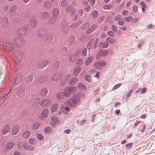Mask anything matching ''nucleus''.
I'll list each match as a JSON object with an SVG mask.
<instances>
[{"label":"nucleus","instance_id":"20","mask_svg":"<svg viewBox=\"0 0 155 155\" xmlns=\"http://www.w3.org/2000/svg\"><path fill=\"white\" fill-rule=\"evenodd\" d=\"M18 5H15L10 9L9 14L10 15H13L15 14L16 12V9L18 8Z\"/></svg>","mask_w":155,"mask_h":155},{"label":"nucleus","instance_id":"33","mask_svg":"<svg viewBox=\"0 0 155 155\" xmlns=\"http://www.w3.org/2000/svg\"><path fill=\"white\" fill-rule=\"evenodd\" d=\"M79 53L78 52L76 54H74L71 55L69 58V60L70 61L73 62L74 61L75 59L77 57Z\"/></svg>","mask_w":155,"mask_h":155},{"label":"nucleus","instance_id":"30","mask_svg":"<svg viewBox=\"0 0 155 155\" xmlns=\"http://www.w3.org/2000/svg\"><path fill=\"white\" fill-rule=\"evenodd\" d=\"M78 87L79 89L82 91H85L87 89L86 86L83 83H80L78 84Z\"/></svg>","mask_w":155,"mask_h":155},{"label":"nucleus","instance_id":"28","mask_svg":"<svg viewBox=\"0 0 155 155\" xmlns=\"http://www.w3.org/2000/svg\"><path fill=\"white\" fill-rule=\"evenodd\" d=\"M57 20V17L53 16L50 17L48 20L49 24L51 25L54 24Z\"/></svg>","mask_w":155,"mask_h":155},{"label":"nucleus","instance_id":"43","mask_svg":"<svg viewBox=\"0 0 155 155\" xmlns=\"http://www.w3.org/2000/svg\"><path fill=\"white\" fill-rule=\"evenodd\" d=\"M48 80V78L47 76L41 77L38 79V82L40 83H42L44 81H47Z\"/></svg>","mask_w":155,"mask_h":155},{"label":"nucleus","instance_id":"2","mask_svg":"<svg viewBox=\"0 0 155 155\" xmlns=\"http://www.w3.org/2000/svg\"><path fill=\"white\" fill-rule=\"evenodd\" d=\"M30 29L29 25H25L22 28H20L17 31V36L21 38L25 36L28 34V31Z\"/></svg>","mask_w":155,"mask_h":155},{"label":"nucleus","instance_id":"15","mask_svg":"<svg viewBox=\"0 0 155 155\" xmlns=\"http://www.w3.org/2000/svg\"><path fill=\"white\" fill-rule=\"evenodd\" d=\"M30 22L32 28H34L36 27L38 21L35 17H31L30 20Z\"/></svg>","mask_w":155,"mask_h":155},{"label":"nucleus","instance_id":"8","mask_svg":"<svg viewBox=\"0 0 155 155\" xmlns=\"http://www.w3.org/2000/svg\"><path fill=\"white\" fill-rule=\"evenodd\" d=\"M3 46L6 51L8 52H11L13 50V45L9 42L4 43L3 45Z\"/></svg>","mask_w":155,"mask_h":155},{"label":"nucleus","instance_id":"16","mask_svg":"<svg viewBox=\"0 0 155 155\" xmlns=\"http://www.w3.org/2000/svg\"><path fill=\"white\" fill-rule=\"evenodd\" d=\"M49 62L48 60L41 61L38 64V68L39 69L42 68L46 66L49 63Z\"/></svg>","mask_w":155,"mask_h":155},{"label":"nucleus","instance_id":"36","mask_svg":"<svg viewBox=\"0 0 155 155\" xmlns=\"http://www.w3.org/2000/svg\"><path fill=\"white\" fill-rule=\"evenodd\" d=\"M116 40L115 39L112 38L108 37L106 39V41L108 43L109 42L111 44L114 43L116 42Z\"/></svg>","mask_w":155,"mask_h":155},{"label":"nucleus","instance_id":"25","mask_svg":"<svg viewBox=\"0 0 155 155\" xmlns=\"http://www.w3.org/2000/svg\"><path fill=\"white\" fill-rule=\"evenodd\" d=\"M2 128L3 134H5L6 132H9L10 130V128L8 125L2 126Z\"/></svg>","mask_w":155,"mask_h":155},{"label":"nucleus","instance_id":"58","mask_svg":"<svg viewBox=\"0 0 155 155\" xmlns=\"http://www.w3.org/2000/svg\"><path fill=\"white\" fill-rule=\"evenodd\" d=\"M52 120L53 123L56 124H58V119L55 116H53L52 117Z\"/></svg>","mask_w":155,"mask_h":155},{"label":"nucleus","instance_id":"48","mask_svg":"<svg viewBox=\"0 0 155 155\" xmlns=\"http://www.w3.org/2000/svg\"><path fill=\"white\" fill-rule=\"evenodd\" d=\"M70 110V109L69 107L65 106L62 109L63 112L65 113L66 114H68V111Z\"/></svg>","mask_w":155,"mask_h":155},{"label":"nucleus","instance_id":"17","mask_svg":"<svg viewBox=\"0 0 155 155\" xmlns=\"http://www.w3.org/2000/svg\"><path fill=\"white\" fill-rule=\"evenodd\" d=\"M25 94V89L24 87H21L18 90L17 93V95L20 97H21L24 96Z\"/></svg>","mask_w":155,"mask_h":155},{"label":"nucleus","instance_id":"11","mask_svg":"<svg viewBox=\"0 0 155 155\" xmlns=\"http://www.w3.org/2000/svg\"><path fill=\"white\" fill-rule=\"evenodd\" d=\"M99 27L98 24H95L91 26L87 31V34H89L95 31Z\"/></svg>","mask_w":155,"mask_h":155},{"label":"nucleus","instance_id":"57","mask_svg":"<svg viewBox=\"0 0 155 155\" xmlns=\"http://www.w3.org/2000/svg\"><path fill=\"white\" fill-rule=\"evenodd\" d=\"M74 5H70L69 7H68L66 8V11L67 12H69L70 11H71L72 9H73Z\"/></svg>","mask_w":155,"mask_h":155},{"label":"nucleus","instance_id":"40","mask_svg":"<svg viewBox=\"0 0 155 155\" xmlns=\"http://www.w3.org/2000/svg\"><path fill=\"white\" fill-rule=\"evenodd\" d=\"M18 127L17 126H15L13 127L12 129V132L13 135L17 134L18 132Z\"/></svg>","mask_w":155,"mask_h":155},{"label":"nucleus","instance_id":"34","mask_svg":"<svg viewBox=\"0 0 155 155\" xmlns=\"http://www.w3.org/2000/svg\"><path fill=\"white\" fill-rule=\"evenodd\" d=\"M43 5L46 8H50L51 7V3L48 1H45L43 3Z\"/></svg>","mask_w":155,"mask_h":155},{"label":"nucleus","instance_id":"64","mask_svg":"<svg viewBox=\"0 0 155 155\" xmlns=\"http://www.w3.org/2000/svg\"><path fill=\"white\" fill-rule=\"evenodd\" d=\"M76 13V10L74 8L73 9H72V10L71 11V12L70 14V17H72V16L74 15Z\"/></svg>","mask_w":155,"mask_h":155},{"label":"nucleus","instance_id":"44","mask_svg":"<svg viewBox=\"0 0 155 155\" xmlns=\"http://www.w3.org/2000/svg\"><path fill=\"white\" fill-rule=\"evenodd\" d=\"M90 23L89 22H86L82 26V29L83 30H85L87 28H88L90 25Z\"/></svg>","mask_w":155,"mask_h":155},{"label":"nucleus","instance_id":"51","mask_svg":"<svg viewBox=\"0 0 155 155\" xmlns=\"http://www.w3.org/2000/svg\"><path fill=\"white\" fill-rule=\"evenodd\" d=\"M113 5H107L103 6V8L104 9H109L113 8Z\"/></svg>","mask_w":155,"mask_h":155},{"label":"nucleus","instance_id":"37","mask_svg":"<svg viewBox=\"0 0 155 155\" xmlns=\"http://www.w3.org/2000/svg\"><path fill=\"white\" fill-rule=\"evenodd\" d=\"M100 45L102 48H106L108 47L109 44L107 41L105 42H102L100 43Z\"/></svg>","mask_w":155,"mask_h":155},{"label":"nucleus","instance_id":"62","mask_svg":"<svg viewBox=\"0 0 155 155\" xmlns=\"http://www.w3.org/2000/svg\"><path fill=\"white\" fill-rule=\"evenodd\" d=\"M37 137L38 139L41 140H42L44 139V136L41 134H38L37 135Z\"/></svg>","mask_w":155,"mask_h":155},{"label":"nucleus","instance_id":"4","mask_svg":"<svg viewBox=\"0 0 155 155\" xmlns=\"http://www.w3.org/2000/svg\"><path fill=\"white\" fill-rule=\"evenodd\" d=\"M71 100L72 102L70 101L67 102V105L70 107H73L74 106V107H75L76 106L77 104L78 103L79 101L78 96L76 94L74 95Z\"/></svg>","mask_w":155,"mask_h":155},{"label":"nucleus","instance_id":"63","mask_svg":"<svg viewBox=\"0 0 155 155\" xmlns=\"http://www.w3.org/2000/svg\"><path fill=\"white\" fill-rule=\"evenodd\" d=\"M29 142L30 143L34 145L35 143V140L34 138H32L29 140Z\"/></svg>","mask_w":155,"mask_h":155},{"label":"nucleus","instance_id":"38","mask_svg":"<svg viewBox=\"0 0 155 155\" xmlns=\"http://www.w3.org/2000/svg\"><path fill=\"white\" fill-rule=\"evenodd\" d=\"M53 35L51 34H48L47 35L45 36V40H47V41H50L53 38Z\"/></svg>","mask_w":155,"mask_h":155},{"label":"nucleus","instance_id":"41","mask_svg":"<svg viewBox=\"0 0 155 155\" xmlns=\"http://www.w3.org/2000/svg\"><path fill=\"white\" fill-rule=\"evenodd\" d=\"M33 78V75L32 74L28 75L26 78V80L28 82H30Z\"/></svg>","mask_w":155,"mask_h":155},{"label":"nucleus","instance_id":"39","mask_svg":"<svg viewBox=\"0 0 155 155\" xmlns=\"http://www.w3.org/2000/svg\"><path fill=\"white\" fill-rule=\"evenodd\" d=\"M84 79L89 82H91L92 81L91 77L89 75L86 74L84 75L83 77Z\"/></svg>","mask_w":155,"mask_h":155},{"label":"nucleus","instance_id":"55","mask_svg":"<svg viewBox=\"0 0 155 155\" xmlns=\"http://www.w3.org/2000/svg\"><path fill=\"white\" fill-rule=\"evenodd\" d=\"M88 50V48H84L82 52V55L84 56H85L87 54V51Z\"/></svg>","mask_w":155,"mask_h":155},{"label":"nucleus","instance_id":"19","mask_svg":"<svg viewBox=\"0 0 155 155\" xmlns=\"http://www.w3.org/2000/svg\"><path fill=\"white\" fill-rule=\"evenodd\" d=\"M51 101L49 99H45L41 102L40 105L41 106H48L51 104Z\"/></svg>","mask_w":155,"mask_h":155},{"label":"nucleus","instance_id":"60","mask_svg":"<svg viewBox=\"0 0 155 155\" xmlns=\"http://www.w3.org/2000/svg\"><path fill=\"white\" fill-rule=\"evenodd\" d=\"M84 9L86 12H89L91 9V7L90 6L87 5L84 7Z\"/></svg>","mask_w":155,"mask_h":155},{"label":"nucleus","instance_id":"22","mask_svg":"<svg viewBox=\"0 0 155 155\" xmlns=\"http://www.w3.org/2000/svg\"><path fill=\"white\" fill-rule=\"evenodd\" d=\"M94 60V58L91 56L86 59L84 63L87 65H88L92 63Z\"/></svg>","mask_w":155,"mask_h":155},{"label":"nucleus","instance_id":"54","mask_svg":"<svg viewBox=\"0 0 155 155\" xmlns=\"http://www.w3.org/2000/svg\"><path fill=\"white\" fill-rule=\"evenodd\" d=\"M6 96H4L0 98V104H3L6 100Z\"/></svg>","mask_w":155,"mask_h":155},{"label":"nucleus","instance_id":"21","mask_svg":"<svg viewBox=\"0 0 155 155\" xmlns=\"http://www.w3.org/2000/svg\"><path fill=\"white\" fill-rule=\"evenodd\" d=\"M81 69L82 68L81 67L78 66L75 67L73 70V74L74 75L76 76H78Z\"/></svg>","mask_w":155,"mask_h":155},{"label":"nucleus","instance_id":"18","mask_svg":"<svg viewBox=\"0 0 155 155\" xmlns=\"http://www.w3.org/2000/svg\"><path fill=\"white\" fill-rule=\"evenodd\" d=\"M2 25L4 28L7 27L9 25L8 18L6 17H4L2 21Z\"/></svg>","mask_w":155,"mask_h":155},{"label":"nucleus","instance_id":"14","mask_svg":"<svg viewBox=\"0 0 155 155\" xmlns=\"http://www.w3.org/2000/svg\"><path fill=\"white\" fill-rule=\"evenodd\" d=\"M106 65V61L104 60H102L96 63L94 66L95 68H99L100 67H104Z\"/></svg>","mask_w":155,"mask_h":155},{"label":"nucleus","instance_id":"24","mask_svg":"<svg viewBox=\"0 0 155 155\" xmlns=\"http://www.w3.org/2000/svg\"><path fill=\"white\" fill-rule=\"evenodd\" d=\"M78 79L77 77H74L72 78L70 81L69 84L71 86L74 85L78 82Z\"/></svg>","mask_w":155,"mask_h":155},{"label":"nucleus","instance_id":"46","mask_svg":"<svg viewBox=\"0 0 155 155\" xmlns=\"http://www.w3.org/2000/svg\"><path fill=\"white\" fill-rule=\"evenodd\" d=\"M69 3L68 0H63L61 3V5L62 7H64Z\"/></svg>","mask_w":155,"mask_h":155},{"label":"nucleus","instance_id":"7","mask_svg":"<svg viewBox=\"0 0 155 155\" xmlns=\"http://www.w3.org/2000/svg\"><path fill=\"white\" fill-rule=\"evenodd\" d=\"M109 52V51L107 49H101L99 50V52L97 53L96 55L97 56H98V58L106 56L108 55Z\"/></svg>","mask_w":155,"mask_h":155},{"label":"nucleus","instance_id":"61","mask_svg":"<svg viewBox=\"0 0 155 155\" xmlns=\"http://www.w3.org/2000/svg\"><path fill=\"white\" fill-rule=\"evenodd\" d=\"M60 66V62L58 61H56L54 65V67L55 68H58Z\"/></svg>","mask_w":155,"mask_h":155},{"label":"nucleus","instance_id":"23","mask_svg":"<svg viewBox=\"0 0 155 155\" xmlns=\"http://www.w3.org/2000/svg\"><path fill=\"white\" fill-rule=\"evenodd\" d=\"M61 73L60 72H57L54 74V76L52 77V80L54 81L57 80L61 75Z\"/></svg>","mask_w":155,"mask_h":155},{"label":"nucleus","instance_id":"56","mask_svg":"<svg viewBox=\"0 0 155 155\" xmlns=\"http://www.w3.org/2000/svg\"><path fill=\"white\" fill-rule=\"evenodd\" d=\"M19 19L16 16L14 17L12 20V21L13 23H16L19 21Z\"/></svg>","mask_w":155,"mask_h":155},{"label":"nucleus","instance_id":"26","mask_svg":"<svg viewBox=\"0 0 155 155\" xmlns=\"http://www.w3.org/2000/svg\"><path fill=\"white\" fill-rule=\"evenodd\" d=\"M48 110L47 109H45L42 110L41 112V116L43 118H46L48 115Z\"/></svg>","mask_w":155,"mask_h":155},{"label":"nucleus","instance_id":"13","mask_svg":"<svg viewBox=\"0 0 155 155\" xmlns=\"http://www.w3.org/2000/svg\"><path fill=\"white\" fill-rule=\"evenodd\" d=\"M23 147L26 150L29 151H33L34 150V147L31 145H28L26 142L23 143Z\"/></svg>","mask_w":155,"mask_h":155},{"label":"nucleus","instance_id":"6","mask_svg":"<svg viewBox=\"0 0 155 155\" xmlns=\"http://www.w3.org/2000/svg\"><path fill=\"white\" fill-rule=\"evenodd\" d=\"M60 28L61 30L64 32L66 31L68 28V26L66 20L64 19H62L60 23Z\"/></svg>","mask_w":155,"mask_h":155},{"label":"nucleus","instance_id":"12","mask_svg":"<svg viewBox=\"0 0 155 155\" xmlns=\"http://www.w3.org/2000/svg\"><path fill=\"white\" fill-rule=\"evenodd\" d=\"M22 79L23 78L22 76L20 74H18V76H16L15 79V80L13 84L14 86H16L17 85L21 84V83Z\"/></svg>","mask_w":155,"mask_h":155},{"label":"nucleus","instance_id":"27","mask_svg":"<svg viewBox=\"0 0 155 155\" xmlns=\"http://www.w3.org/2000/svg\"><path fill=\"white\" fill-rule=\"evenodd\" d=\"M14 146V144L12 142H10L7 144L6 148L8 150H12Z\"/></svg>","mask_w":155,"mask_h":155},{"label":"nucleus","instance_id":"35","mask_svg":"<svg viewBox=\"0 0 155 155\" xmlns=\"http://www.w3.org/2000/svg\"><path fill=\"white\" fill-rule=\"evenodd\" d=\"M59 12L58 9L57 8H54L52 12L53 16L57 17L59 15Z\"/></svg>","mask_w":155,"mask_h":155},{"label":"nucleus","instance_id":"50","mask_svg":"<svg viewBox=\"0 0 155 155\" xmlns=\"http://www.w3.org/2000/svg\"><path fill=\"white\" fill-rule=\"evenodd\" d=\"M48 13L46 12H44L41 14V17L42 18H47L48 16Z\"/></svg>","mask_w":155,"mask_h":155},{"label":"nucleus","instance_id":"49","mask_svg":"<svg viewBox=\"0 0 155 155\" xmlns=\"http://www.w3.org/2000/svg\"><path fill=\"white\" fill-rule=\"evenodd\" d=\"M45 133L47 134H49L51 132V129L49 127H46L44 129Z\"/></svg>","mask_w":155,"mask_h":155},{"label":"nucleus","instance_id":"32","mask_svg":"<svg viewBox=\"0 0 155 155\" xmlns=\"http://www.w3.org/2000/svg\"><path fill=\"white\" fill-rule=\"evenodd\" d=\"M15 55L16 59L19 61H20L23 57L22 53L21 51H17L16 54H15Z\"/></svg>","mask_w":155,"mask_h":155},{"label":"nucleus","instance_id":"5","mask_svg":"<svg viewBox=\"0 0 155 155\" xmlns=\"http://www.w3.org/2000/svg\"><path fill=\"white\" fill-rule=\"evenodd\" d=\"M47 33V31L46 29L44 28H38L36 31L37 35L41 38L44 37Z\"/></svg>","mask_w":155,"mask_h":155},{"label":"nucleus","instance_id":"31","mask_svg":"<svg viewBox=\"0 0 155 155\" xmlns=\"http://www.w3.org/2000/svg\"><path fill=\"white\" fill-rule=\"evenodd\" d=\"M124 19L126 22H132L134 20V18L131 16H129L127 17H124Z\"/></svg>","mask_w":155,"mask_h":155},{"label":"nucleus","instance_id":"1","mask_svg":"<svg viewBox=\"0 0 155 155\" xmlns=\"http://www.w3.org/2000/svg\"><path fill=\"white\" fill-rule=\"evenodd\" d=\"M76 90L75 87H69L64 90L63 92H60L56 94V97L59 99H62L64 97H69L70 95L73 94Z\"/></svg>","mask_w":155,"mask_h":155},{"label":"nucleus","instance_id":"53","mask_svg":"<svg viewBox=\"0 0 155 155\" xmlns=\"http://www.w3.org/2000/svg\"><path fill=\"white\" fill-rule=\"evenodd\" d=\"M83 61L81 59H78L77 61L76 64L78 66L82 65L83 64Z\"/></svg>","mask_w":155,"mask_h":155},{"label":"nucleus","instance_id":"52","mask_svg":"<svg viewBox=\"0 0 155 155\" xmlns=\"http://www.w3.org/2000/svg\"><path fill=\"white\" fill-rule=\"evenodd\" d=\"M30 134V132L29 131H25L23 134V137L25 138H27L28 137H29Z\"/></svg>","mask_w":155,"mask_h":155},{"label":"nucleus","instance_id":"3","mask_svg":"<svg viewBox=\"0 0 155 155\" xmlns=\"http://www.w3.org/2000/svg\"><path fill=\"white\" fill-rule=\"evenodd\" d=\"M13 43L17 47L20 48L23 47L26 43L24 39L16 37L14 40Z\"/></svg>","mask_w":155,"mask_h":155},{"label":"nucleus","instance_id":"9","mask_svg":"<svg viewBox=\"0 0 155 155\" xmlns=\"http://www.w3.org/2000/svg\"><path fill=\"white\" fill-rule=\"evenodd\" d=\"M94 39L92 38L88 42L87 44V48L90 49L93 48H95L97 44V42L98 41V40L97 39H96L95 41V42H94Z\"/></svg>","mask_w":155,"mask_h":155},{"label":"nucleus","instance_id":"10","mask_svg":"<svg viewBox=\"0 0 155 155\" xmlns=\"http://www.w3.org/2000/svg\"><path fill=\"white\" fill-rule=\"evenodd\" d=\"M70 78V75L68 74H66L64 75V77L61 79L59 84L61 86H64L65 85L66 82Z\"/></svg>","mask_w":155,"mask_h":155},{"label":"nucleus","instance_id":"42","mask_svg":"<svg viewBox=\"0 0 155 155\" xmlns=\"http://www.w3.org/2000/svg\"><path fill=\"white\" fill-rule=\"evenodd\" d=\"M74 36L71 35L69 39V43L70 44H73L74 43Z\"/></svg>","mask_w":155,"mask_h":155},{"label":"nucleus","instance_id":"29","mask_svg":"<svg viewBox=\"0 0 155 155\" xmlns=\"http://www.w3.org/2000/svg\"><path fill=\"white\" fill-rule=\"evenodd\" d=\"M91 14L92 18H95L97 17L98 12L96 10H92L91 13Z\"/></svg>","mask_w":155,"mask_h":155},{"label":"nucleus","instance_id":"45","mask_svg":"<svg viewBox=\"0 0 155 155\" xmlns=\"http://www.w3.org/2000/svg\"><path fill=\"white\" fill-rule=\"evenodd\" d=\"M48 92V90L46 88L43 89L41 92L40 94L42 96L44 97L46 95Z\"/></svg>","mask_w":155,"mask_h":155},{"label":"nucleus","instance_id":"47","mask_svg":"<svg viewBox=\"0 0 155 155\" xmlns=\"http://www.w3.org/2000/svg\"><path fill=\"white\" fill-rule=\"evenodd\" d=\"M58 105L56 104H54L52 105L51 108V110L52 112H54L56 111L58 108Z\"/></svg>","mask_w":155,"mask_h":155},{"label":"nucleus","instance_id":"59","mask_svg":"<svg viewBox=\"0 0 155 155\" xmlns=\"http://www.w3.org/2000/svg\"><path fill=\"white\" fill-rule=\"evenodd\" d=\"M40 124L38 123H35L32 127V129L34 130H36L39 126Z\"/></svg>","mask_w":155,"mask_h":155}]
</instances>
